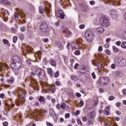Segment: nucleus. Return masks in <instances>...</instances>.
I'll return each mask as SVG.
<instances>
[{"instance_id": "2f4dec72", "label": "nucleus", "mask_w": 126, "mask_h": 126, "mask_svg": "<svg viewBox=\"0 0 126 126\" xmlns=\"http://www.w3.org/2000/svg\"><path fill=\"white\" fill-rule=\"evenodd\" d=\"M74 54L75 55H76V56H79L80 55V51L77 50L76 51H75Z\"/></svg>"}, {"instance_id": "7ed1b4c3", "label": "nucleus", "mask_w": 126, "mask_h": 126, "mask_svg": "<svg viewBox=\"0 0 126 126\" xmlns=\"http://www.w3.org/2000/svg\"><path fill=\"white\" fill-rule=\"evenodd\" d=\"M85 37L87 42L90 43L94 40V33L92 32L87 31L85 34Z\"/></svg>"}, {"instance_id": "0e129e2a", "label": "nucleus", "mask_w": 126, "mask_h": 126, "mask_svg": "<svg viewBox=\"0 0 126 126\" xmlns=\"http://www.w3.org/2000/svg\"><path fill=\"white\" fill-rule=\"evenodd\" d=\"M70 47H71V44L68 43L66 45V48H70Z\"/></svg>"}, {"instance_id": "473e14b6", "label": "nucleus", "mask_w": 126, "mask_h": 126, "mask_svg": "<svg viewBox=\"0 0 126 126\" xmlns=\"http://www.w3.org/2000/svg\"><path fill=\"white\" fill-rule=\"evenodd\" d=\"M122 48H126V42H123L121 44Z\"/></svg>"}, {"instance_id": "09e8293b", "label": "nucleus", "mask_w": 126, "mask_h": 126, "mask_svg": "<svg viewBox=\"0 0 126 126\" xmlns=\"http://www.w3.org/2000/svg\"><path fill=\"white\" fill-rule=\"evenodd\" d=\"M116 107H117L118 108L121 107V102H117V103H116Z\"/></svg>"}, {"instance_id": "774afa93", "label": "nucleus", "mask_w": 126, "mask_h": 126, "mask_svg": "<svg viewBox=\"0 0 126 126\" xmlns=\"http://www.w3.org/2000/svg\"><path fill=\"white\" fill-rule=\"evenodd\" d=\"M122 92H123L124 95H126V89L123 90Z\"/></svg>"}, {"instance_id": "423d86ee", "label": "nucleus", "mask_w": 126, "mask_h": 126, "mask_svg": "<svg viewBox=\"0 0 126 126\" xmlns=\"http://www.w3.org/2000/svg\"><path fill=\"white\" fill-rule=\"evenodd\" d=\"M56 15L58 17L61 18V19H63L64 18V14L63 10L61 9H58V11L56 12Z\"/></svg>"}, {"instance_id": "72a5a7b5", "label": "nucleus", "mask_w": 126, "mask_h": 126, "mask_svg": "<svg viewBox=\"0 0 126 126\" xmlns=\"http://www.w3.org/2000/svg\"><path fill=\"white\" fill-rule=\"evenodd\" d=\"M17 41V37L16 36H15L13 38V43H16V41Z\"/></svg>"}, {"instance_id": "0eeeda50", "label": "nucleus", "mask_w": 126, "mask_h": 126, "mask_svg": "<svg viewBox=\"0 0 126 126\" xmlns=\"http://www.w3.org/2000/svg\"><path fill=\"white\" fill-rule=\"evenodd\" d=\"M48 28V26L47 25V24L45 22H42L41 23L40 25V29L41 30H43V32H47V28Z\"/></svg>"}, {"instance_id": "393cba45", "label": "nucleus", "mask_w": 126, "mask_h": 126, "mask_svg": "<svg viewBox=\"0 0 126 126\" xmlns=\"http://www.w3.org/2000/svg\"><path fill=\"white\" fill-rule=\"evenodd\" d=\"M45 11L46 13L49 14L51 12V10H50V7H46L45 9Z\"/></svg>"}, {"instance_id": "5fc2aeb1", "label": "nucleus", "mask_w": 126, "mask_h": 126, "mask_svg": "<svg viewBox=\"0 0 126 126\" xmlns=\"http://www.w3.org/2000/svg\"><path fill=\"white\" fill-rule=\"evenodd\" d=\"M90 3L91 5H94V4H95V1L94 0H92L90 2Z\"/></svg>"}, {"instance_id": "ea45409f", "label": "nucleus", "mask_w": 126, "mask_h": 126, "mask_svg": "<svg viewBox=\"0 0 126 126\" xmlns=\"http://www.w3.org/2000/svg\"><path fill=\"white\" fill-rule=\"evenodd\" d=\"M20 30L22 32H24V31H25L26 30V27H22L20 28Z\"/></svg>"}, {"instance_id": "864d4df0", "label": "nucleus", "mask_w": 126, "mask_h": 126, "mask_svg": "<svg viewBox=\"0 0 126 126\" xmlns=\"http://www.w3.org/2000/svg\"><path fill=\"white\" fill-rule=\"evenodd\" d=\"M3 126H8V123L7 122H4L3 123Z\"/></svg>"}, {"instance_id": "c756f323", "label": "nucleus", "mask_w": 126, "mask_h": 126, "mask_svg": "<svg viewBox=\"0 0 126 126\" xmlns=\"http://www.w3.org/2000/svg\"><path fill=\"white\" fill-rule=\"evenodd\" d=\"M71 78L74 81H76L77 80V77H76V76H71Z\"/></svg>"}, {"instance_id": "79ce46f5", "label": "nucleus", "mask_w": 126, "mask_h": 126, "mask_svg": "<svg viewBox=\"0 0 126 126\" xmlns=\"http://www.w3.org/2000/svg\"><path fill=\"white\" fill-rule=\"evenodd\" d=\"M92 76L93 79H96V75H95V73L93 72L92 73Z\"/></svg>"}, {"instance_id": "1a4fd4ad", "label": "nucleus", "mask_w": 126, "mask_h": 126, "mask_svg": "<svg viewBox=\"0 0 126 126\" xmlns=\"http://www.w3.org/2000/svg\"><path fill=\"white\" fill-rule=\"evenodd\" d=\"M110 112H111V108H110V106H106V109L103 111L104 115L109 116Z\"/></svg>"}, {"instance_id": "c85d7f7f", "label": "nucleus", "mask_w": 126, "mask_h": 126, "mask_svg": "<svg viewBox=\"0 0 126 126\" xmlns=\"http://www.w3.org/2000/svg\"><path fill=\"white\" fill-rule=\"evenodd\" d=\"M92 118H89L88 120V125H92L93 124V122H92Z\"/></svg>"}, {"instance_id": "8fccbe9b", "label": "nucleus", "mask_w": 126, "mask_h": 126, "mask_svg": "<svg viewBox=\"0 0 126 126\" xmlns=\"http://www.w3.org/2000/svg\"><path fill=\"white\" fill-rule=\"evenodd\" d=\"M85 27V25H80V26H79V28L80 29H84V28Z\"/></svg>"}, {"instance_id": "69168bd1", "label": "nucleus", "mask_w": 126, "mask_h": 126, "mask_svg": "<svg viewBox=\"0 0 126 126\" xmlns=\"http://www.w3.org/2000/svg\"><path fill=\"white\" fill-rule=\"evenodd\" d=\"M109 47H110V45H109L108 43H106L104 45V48H109Z\"/></svg>"}, {"instance_id": "4be33fe9", "label": "nucleus", "mask_w": 126, "mask_h": 126, "mask_svg": "<svg viewBox=\"0 0 126 126\" xmlns=\"http://www.w3.org/2000/svg\"><path fill=\"white\" fill-rule=\"evenodd\" d=\"M62 58L65 63H68V58H67V57L63 55Z\"/></svg>"}, {"instance_id": "a18cd8bd", "label": "nucleus", "mask_w": 126, "mask_h": 126, "mask_svg": "<svg viewBox=\"0 0 126 126\" xmlns=\"http://www.w3.org/2000/svg\"><path fill=\"white\" fill-rule=\"evenodd\" d=\"M79 114H80V111L79 110H77L75 112L74 115H75V116H78V115H79Z\"/></svg>"}, {"instance_id": "49530a36", "label": "nucleus", "mask_w": 126, "mask_h": 126, "mask_svg": "<svg viewBox=\"0 0 126 126\" xmlns=\"http://www.w3.org/2000/svg\"><path fill=\"white\" fill-rule=\"evenodd\" d=\"M20 40L24 39V35L22 34H20Z\"/></svg>"}, {"instance_id": "f3484780", "label": "nucleus", "mask_w": 126, "mask_h": 126, "mask_svg": "<svg viewBox=\"0 0 126 126\" xmlns=\"http://www.w3.org/2000/svg\"><path fill=\"white\" fill-rule=\"evenodd\" d=\"M0 2L1 3H3L4 4H7L8 5H10V2L7 1L6 0H0Z\"/></svg>"}, {"instance_id": "052dcab7", "label": "nucleus", "mask_w": 126, "mask_h": 126, "mask_svg": "<svg viewBox=\"0 0 126 126\" xmlns=\"http://www.w3.org/2000/svg\"><path fill=\"white\" fill-rule=\"evenodd\" d=\"M105 52L107 54V55H111V52H110V51H109L108 50H105Z\"/></svg>"}, {"instance_id": "603ef678", "label": "nucleus", "mask_w": 126, "mask_h": 126, "mask_svg": "<svg viewBox=\"0 0 126 126\" xmlns=\"http://www.w3.org/2000/svg\"><path fill=\"white\" fill-rule=\"evenodd\" d=\"M27 64L30 65L31 64V60H28L26 61Z\"/></svg>"}, {"instance_id": "2eb2a0df", "label": "nucleus", "mask_w": 126, "mask_h": 126, "mask_svg": "<svg viewBox=\"0 0 126 126\" xmlns=\"http://www.w3.org/2000/svg\"><path fill=\"white\" fill-rule=\"evenodd\" d=\"M80 45H78L76 42H73L71 44V48H80Z\"/></svg>"}, {"instance_id": "bb28decb", "label": "nucleus", "mask_w": 126, "mask_h": 126, "mask_svg": "<svg viewBox=\"0 0 126 126\" xmlns=\"http://www.w3.org/2000/svg\"><path fill=\"white\" fill-rule=\"evenodd\" d=\"M83 105H84V101L83 100H80L79 103V106L81 107H83Z\"/></svg>"}, {"instance_id": "b1692460", "label": "nucleus", "mask_w": 126, "mask_h": 126, "mask_svg": "<svg viewBox=\"0 0 126 126\" xmlns=\"http://www.w3.org/2000/svg\"><path fill=\"white\" fill-rule=\"evenodd\" d=\"M51 64L53 65V66H56V65H57V62H56L55 60H52L51 61Z\"/></svg>"}, {"instance_id": "9b49d317", "label": "nucleus", "mask_w": 126, "mask_h": 126, "mask_svg": "<svg viewBox=\"0 0 126 126\" xmlns=\"http://www.w3.org/2000/svg\"><path fill=\"white\" fill-rule=\"evenodd\" d=\"M118 64L121 66L125 65V64H126V61L125 59L122 58L120 60H119Z\"/></svg>"}, {"instance_id": "a19ab883", "label": "nucleus", "mask_w": 126, "mask_h": 126, "mask_svg": "<svg viewBox=\"0 0 126 126\" xmlns=\"http://www.w3.org/2000/svg\"><path fill=\"white\" fill-rule=\"evenodd\" d=\"M113 50L114 53H118V52H119V49H118V48H113Z\"/></svg>"}, {"instance_id": "37998d69", "label": "nucleus", "mask_w": 126, "mask_h": 126, "mask_svg": "<svg viewBox=\"0 0 126 126\" xmlns=\"http://www.w3.org/2000/svg\"><path fill=\"white\" fill-rule=\"evenodd\" d=\"M114 99H115V98L113 96H110L109 97L108 100L109 101H113V100H114Z\"/></svg>"}, {"instance_id": "4c0bfd02", "label": "nucleus", "mask_w": 126, "mask_h": 126, "mask_svg": "<svg viewBox=\"0 0 126 126\" xmlns=\"http://www.w3.org/2000/svg\"><path fill=\"white\" fill-rule=\"evenodd\" d=\"M36 114L37 116H39L40 117L42 116V112L41 111L38 110L37 111H36Z\"/></svg>"}, {"instance_id": "f704fd0d", "label": "nucleus", "mask_w": 126, "mask_h": 126, "mask_svg": "<svg viewBox=\"0 0 126 126\" xmlns=\"http://www.w3.org/2000/svg\"><path fill=\"white\" fill-rule=\"evenodd\" d=\"M59 75H60V72H59V71H57V72H56L54 76L56 78H58V76H59Z\"/></svg>"}, {"instance_id": "e2e57ef3", "label": "nucleus", "mask_w": 126, "mask_h": 126, "mask_svg": "<svg viewBox=\"0 0 126 126\" xmlns=\"http://www.w3.org/2000/svg\"><path fill=\"white\" fill-rule=\"evenodd\" d=\"M55 84L57 86H60V85H61V83L58 81L56 82Z\"/></svg>"}, {"instance_id": "6e6552de", "label": "nucleus", "mask_w": 126, "mask_h": 126, "mask_svg": "<svg viewBox=\"0 0 126 126\" xmlns=\"http://www.w3.org/2000/svg\"><path fill=\"white\" fill-rule=\"evenodd\" d=\"M109 14L111 17L115 18L116 15H117V10H116V9L110 10L109 11Z\"/></svg>"}, {"instance_id": "f257e3e1", "label": "nucleus", "mask_w": 126, "mask_h": 126, "mask_svg": "<svg viewBox=\"0 0 126 126\" xmlns=\"http://www.w3.org/2000/svg\"><path fill=\"white\" fill-rule=\"evenodd\" d=\"M21 59L16 56L15 55L12 57L11 60V66L12 68L14 69H18L21 67Z\"/></svg>"}, {"instance_id": "4468645a", "label": "nucleus", "mask_w": 126, "mask_h": 126, "mask_svg": "<svg viewBox=\"0 0 126 126\" xmlns=\"http://www.w3.org/2000/svg\"><path fill=\"white\" fill-rule=\"evenodd\" d=\"M88 117L89 119H94V117H95V112L93 111L89 113Z\"/></svg>"}, {"instance_id": "a878e982", "label": "nucleus", "mask_w": 126, "mask_h": 126, "mask_svg": "<svg viewBox=\"0 0 126 126\" xmlns=\"http://www.w3.org/2000/svg\"><path fill=\"white\" fill-rule=\"evenodd\" d=\"M66 106V104L64 103H62L61 104V108L63 109V110H64L65 109V106Z\"/></svg>"}, {"instance_id": "bf43d9fd", "label": "nucleus", "mask_w": 126, "mask_h": 126, "mask_svg": "<svg viewBox=\"0 0 126 126\" xmlns=\"http://www.w3.org/2000/svg\"><path fill=\"white\" fill-rule=\"evenodd\" d=\"M43 41L44 42V43H47L49 41V39L48 38H44L43 39Z\"/></svg>"}, {"instance_id": "6ab92c4d", "label": "nucleus", "mask_w": 126, "mask_h": 126, "mask_svg": "<svg viewBox=\"0 0 126 126\" xmlns=\"http://www.w3.org/2000/svg\"><path fill=\"white\" fill-rule=\"evenodd\" d=\"M6 81L7 83L12 84V83H13V82H14V78L12 77L10 79H7Z\"/></svg>"}, {"instance_id": "6e6d98bb", "label": "nucleus", "mask_w": 126, "mask_h": 126, "mask_svg": "<svg viewBox=\"0 0 126 126\" xmlns=\"http://www.w3.org/2000/svg\"><path fill=\"white\" fill-rule=\"evenodd\" d=\"M46 125L47 126H54L51 123L46 122Z\"/></svg>"}, {"instance_id": "e433bc0d", "label": "nucleus", "mask_w": 126, "mask_h": 126, "mask_svg": "<svg viewBox=\"0 0 126 126\" xmlns=\"http://www.w3.org/2000/svg\"><path fill=\"white\" fill-rule=\"evenodd\" d=\"M69 117H70V114L66 113L65 114V116H64L65 119H68L69 118Z\"/></svg>"}, {"instance_id": "c9c22d12", "label": "nucleus", "mask_w": 126, "mask_h": 126, "mask_svg": "<svg viewBox=\"0 0 126 126\" xmlns=\"http://www.w3.org/2000/svg\"><path fill=\"white\" fill-rule=\"evenodd\" d=\"M14 19L15 20H17L18 19V15L17 14V12H16L14 14Z\"/></svg>"}, {"instance_id": "aec40b11", "label": "nucleus", "mask_w": 126, "mask_h": 126, "mask_svg": "<svg viewBox=\"0 0 126 126\" xmlns=\"http://www.w3.org/2000/svg\"><path fill=\"white\" fill-rule=\"evenodd\" d=\"M47 72L48 74L50 76V77H53V69L52 68H49L47 70Z\"/></svg>"}, {"instance_id": "de8ad7c7", "label": "nucleus", "mask_w": 126, "mask_h": 126, "mask_svg": "<svg viewBox=\"0 0 126 126\" xmlns=\"http://www.w3.org/2000/svg\"><path fill=\"white\" fill-rule=\"evenodd\" d=\"M77 124L78 125H80V126H82V123L81 122V121L79 119H78L77 120Z\"/></svg>"}, {"instance_id": "f03ea898", "label": "nucleus", "mask_w": 126, "mask_h": 126, "mask_svg": "<svg viewBox=\"0 0 126 126\" xmlns=\"http://www.w3.org/2000/svg\"><path fill=\"white\" fill-rule=\"evenodd\" d=\"M99 23L101 26H103V27H106V26H109L110 25L109 19L106 16H102L100 17Z\"/></svg>"}, {"instance_id": "dca6fc26", "label": "nucleus", "mask_w": 126, "mask_h": 126, "mask_svg": "<svg viewBox=\"0 0 126 126\" xmlns=\"http://www.w3.org/2000/svg\"><path fill=\"white\" fill-rule=\"evenodd\" d=\"M45 97L42 96H40L38 99V101L41 104H44L45 103Z\"/></svg>"}, {"instance_id": "9d476101", "label": "nucleus", "mask_w": 126, "mask_h": 126, "mask_svg": "<svg viewBox=\"0 0 126 126\" xmlns=\"http://www.w3.org/2000/svg\"><path fill=\"white\" fill-rule=\"evenodd\" d=\"M96 31L99 34H102L104 33L105 30H104V28H103V27H100L96 29Z\"/></svg>"}, {"instance_id": "338daca9", "label": "nucleus", "mask_w": 126, "mask_h": 126, "mask_svg": "<svg viewBox=\"0 0 126 126\" xmlns=\"http://www.w3.org/2000/svg\"><path fill=\"white\" fill-rule=\"evenodd\" d=\"M32 83H36V81L35 79H32Z\"/></svg>"}, {"instance_id": "f8f14e48", "label": "nucleus", "mask_w": 126, "mask_h": 126, "mask_svg": "<svg viewBox=\"0 0 126 126\" xmlns=\"http://www.w3.org/2000/svg\"><path fill=\"white\" fill-rule=\"evenodd\" d=\"M2 14L3 18H4L5 19H7V16L9 15V13H8V11L5 10L4 12H2Z\"/></svg>"}, {"instance_id": "cd10ccee", "label": "nucleus", "mask_w": 126, "mask_h": 126, "mask_svg": "<svg viewBox=\"0 0 126 126\" xmlns=\"http://www.w3.org/2000/svg\"><path fill=\"white\" fill-rule=\"evenodd\" d=\"M6 66V65L3 64L2 63H0V70H2V69H4V67Z\"/></svg>"}, {"instance_id": "ddd939ff", "label": "nucleus", "mask_w": 126, "mask_h": 126, "mask_svg": "<svg viewBox=\"0 0 126 126\" xmlns=\"http://www.w3.org/2000/svg\"><path fill=\"white\" fill-rule=\"evenodd\" d=\"M106 1L112 3H115L117 5H118V4H120V0H106Z\"/></svg>"}, {"instance_id": "5701e85b", "label": "nucleus", "mask_w": 126, "mask_h": 126, "mask_svg": "<svg viewBox=\"0 0 126 126\" xmlns=\"http://www.w3.org/2000/svg\"><path fill=\"white\" fill-rule=\"evenodd\" d=\"M3 43L4 44V45H7L8 47L10 46V44L8 43V41L7 39H3Z\"/></svg>"}, {"instance_id": "7c9ffc66", "label": "nucleus", "mask_w": 126, "mask_h": 126, "mask_svg": "<svg viewBox=\"0 0 126 126\" xmlns=\"http://www.w3.org/2000/svg\"><path fill=\"white\" fill-rule=\"evenodd\" d=\"M94 66H98L97 67V68L99 69V68H101V64H99L98 63H95V64H94Z\"/></svg>"}, {"instance_id": "a211bd4d", "label": "nucleus", "mask_w": 126, "mask_h": 126, "mask_svg": "<svg viewBox=\"0 0 126 126\" xmlns=\"http://www.w3.org/2000/svg\"><path fill=\"white\" fill-rule=\"evenodd\" d=\"M55 44L56 47H58V48H63V44H62V43H61V42L56 41L55 42Z\"/></svg>"}, {"instance_id": "58836bf2", "label": "nucleus", "mask_w": 126, "mask_h": 126, "mask_svg": "<svg viewBox=\"0 0 126 126\" xmlns=\"http://www.w3.org/2000/svg\"><path fill=\"white\" fill-rule=\"evenodd\" d=\"M19 12H20V14L22 15L21 16L22 18H24V17H25V15L23 14V12H22V11H19Z\"/></svg>"}, {"instance_id": "4d7b16f0", "label": "nucleus", "mask_w": 126, "mask_h": 126, "mask_svg": "<svg viewBox=\"0 0 126 126\" xmlns=\"http://www.w3.org/2000/svg\"><path fill=\"white\" fill-rule=\"evenodd\" d=\"M115 44H116V45H117V46H120V45H121V42L120 41H118L115 42Z\"/></svg>"}, {"instance_id": "39448f33", "label": "nucleus", "mask_w": 126, "mask_h": 126, "mask_svg": "<svg viewBox=\"0 0 126 126\" xmlns=\"http://www.w3.org/2000/svg\"><path fill=\"white\" fill-rule=\"evenodd\" d=\"M36 74L39 77L40 79H45L46 78V74L45 72L42 69L38 68L36 69Z\"/></svg>"}, {"instance_id": "c03bdc74", "label": "nucleus", "mask_w": 126, "mask_h": 126, "mask_svg": "<svg viewBox=\"0 0 126 126\" xmlns=\"http://www.w3.org/2000/svg\"><path fill=\"white\" fill-rule=\"evenodd\" d=\"M82 121L83 122H86L87 121V117L86 116H83L82 117Z\"/></svg>"}, {"instance_id": "412c9836", "label": "nucleus", "mask_w": 126, "mask_h": 126, "mask_svg": "<svg viewBox=\"0 0 126 126\" xmlns=\"http://www.w3.org/2000/svg\"><path fill=\"white\" fill-rule=\"evenodd\" d=\"M39 12L42 14H44V12L45 11V9H44V7L43 6H40L39 7Z\"/></svg>"}, {"instance_id": "20e7f679", "label": "nucleus", "mask_w": 126, "mask_h": 126, "mask_svg": "<svg viewBox=\"0 0 126 126\" xmlns=\"http://www.w3.org/2000/svg\"><path fill=\"white\" fill-rule=\"evenodd\" d=\"M97 82L100 85H107L110 83V79L108 77H102L98 79Z\"/></svg>"}, {"instance_id": "680f3d73", "label": "nucleus", "mask_w": 126, "mask_h": 126, "mask_svg": "<svg viewBox=\"0 0 126 126\" xmlns=\"http://www.w3.org/2000/svg\"><path fill=\"white\" fill-rule=\"evenodd\" d=\"M65 33H66L67 35H70V32L68 30L65 31Z\"/></svg>"}, {"instance_id": "13d9d810", "label": "nucleus", "mask_w": 126, "mask_h": 126, "mask_svg": "<svg viewBox=\"0 0 126 126\" xmlns=\"http://www.w3.org/2000/svg\"><path fill=\"white\" fill-rule=\"evenodd\" d=\"M78 65H79V64H78V63H76L75 64V65H74V66L75 69H77V67H78Z\"/></svg>"}, {"instance_id": "3c124183", "label": "nucleus", "mask_w": 126, "mask_h": 126, "mask_svg": "<svg viewBox=\"0 0 126 126\" xmlns=\"http://www.w3.org/2000/svg\"><path fill=\"white\" fill-rule=\"evenodd\" d=\"M76 96L78 97V98H80V97H81V94L79 93H76Z\"/></svg>"}]
</instances>
